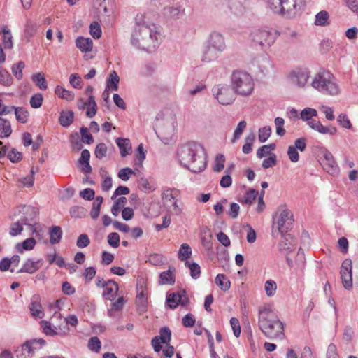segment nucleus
<instances>
[{
    "label": "nucleus",
    "mask_w": 358,
    "mask_h": 358,
    "mask_svg": "<svg viewBox=\"0 0 358 358\" xmlns=\"http://www.w3.org/2000/svg\"><path fill=\"white\" fill-rule=\"evenodd\" d=\"M55 93L60 98L67 101L74 99L75 95L73 92L66 90L62 86L57 85L55 88Z\"/></svg>",
    "instance_id": "38"
},
{
    "label": "nucleus",
    "mask_w": 358,
    "mask_h": 358,
    "mask_svg": "<svg viewBox=\"0 0 358 358\" xmlns=\"http://www.w3.org/2000/svg\"><path fill=\"white\" fill-rule=\"evenodd\" d=\"M317 115V111L311 108H305L300 113V118L308 122V126L313 130L322 134L334 135L337 132L335 127H326L322 124L320 121L312 119Z\"/></svg>",
    "instance_id": "8"
},
{
    "label": "nucleus",
    "mask_w": 358,
    "mask_h": 358,
    "mask_svg": "<svg viewBox=\"0 0 358 358\" xmlns=\"http://www.w3.org/2000/svg\"><path fill=\"white\" fill-rule=\"evenodd\" d=\"M107 151L108 148L106 145L103 143H100L95 148L94 155L97 159H101L106 156Z\"/></svg>",
    "instance_id": "56"
},
{
    "label": "nucleus",
    "mask_w": 358,
    "mask_h": 358,
    "mask_svg": "<svg viewBox=\"0 0 358 358\" xmlns=\"http://www.w3.org/2000/svg\"><path fill=\"white\" fill-rule=\"evenodd\" d=\"M180 299L181 294L172 293L166 297V302L171 309H174L179 305Z\"/></svg>",
    "instance_id": "51"
},
{
    "label": "nucleus",
    "mask_w": 358,
    "mask_h": 358,
    "mask_svg": "<svg viewBox=\"0 0 358 358\" xmlns=\"http://www.w3.org/2000/svg\"><path fill=\"white\" fill-rule=\"evenodd\" d=\"M74 119V113L72 110H62L59 117V124L64 127H69Z\"/></svg>",
    "instance_id": "29"
},
{
    "label": "nucleus",
    "mask_w": 358,
    "mask_h": 358,
    "mask_svg": "<svg viewBox=\"0 0 358 358\" xmlns=\"http://www.w3.org/2000/svg\"><path fill=\"white\" fill-rule=\"evenodd\" d=\"M101 346V343L97 336H93L88 341L87 347L88 348L94 352H99Z\"/></svg>",
    "instance_id": "53"
},
{
    "label": "nucleus",
    "mask_w": 358,
    "mask_h": 358,
    "mask_svg": "<svg viewBox=\"0 0 358 358\" xmlns=\"http://www.w3.org/2000/svg\"><path fill=\"white\" fill-rule=\"evenodd\" d=\"M185 14V9L179 3L165 6L162 10V15L166 19H177Z\"/></svg>",
    "instance_id": "18"
},
{
    "label": "nucleus",
    "mask_w": 358,
    "mask_h": 358,
    "mask_svg": "<svg viewBox=\"0 0 358 358\" xmlns=\"http://www.w3.org/2000/svg\"><path fill=\"white\" fill-rule=\"evenodd\" d=\"M306 264V258L304 252L301 248H299L296 257L295 265L296 266V269L302 271L305 267Z\"/></svg>",
    "instance_id": "50"
},
{
    "label": "nucleus",
    "mask_w": 358,
    "mask_h": 358,
    "mask_svg": "<svg viewBox=\"0 0 358 358\" xmlns=\"http://www.w3.org/2000/svg\"><path fill=\"white\" fill-rule=\"evenodd\" d=\"M171 331L167 327H163L159 329V335L155 336L151 341V345L156 352L162 350V355L167 358H171L175 352L174 347L170 345Z\"/></svg>",
    "instance_id": "7"
},
{
    "label": "nucleus",
    "mask_w": 358,
    "mask_h": 358,
    "mask_svg": "<svg viewBox=\"0 0 358 358\" xmlns=\"http://www.w3.org/2000/svg\"><path fill=\"white\" fill-rule=\"evenodd\" d=\"M206 42L221 52L226 48L224 38L220 33L217 31L212 32Z\"/></svg>",
    "instance_id": "21"
},
{
    "label": "nucleus",
    "mask_w": 358,
    "mask_h": 358,
    "mask_svg": "<svg viewBox=\"0 0 358 358\" xmlns=\"http://www.w3.org/2000/svg\"><path fill=\"white\" fill-rule=\"evenodd\" d=\"M32 81L36 84L39 89L42 90H45L47 89V82L45 78H44L43 74L41 73H34L31 76Z\"/></svg>",
    "instance_id": "44"
},
{
    "label": "nucleus",
    "mask_w": 358,
    "mask_h": 358,
    "mask_svg": "<svg viewBox=\"0 0 358 358\" xmlns=\"http://www.w3.org/2000/svg\"><path fill=\"white\" fill-rule=\"evenodd\" d=\"M275 34L266 29H256L251 31L249 41L252 46L262 50L271 47L275 41Z\"/></svg>",
    "instance_id": "9"
},
{
    "label": "nucleus",
    "mask_w": 358,
    "mask_h": 358,
    "mask_svg": "<svg viewBox=\"0 0 358 358\" xmlns=\"http://www.w3.org/2000/svg\"><path fill=\"white\" fill-rule=\"evenodd\" d=\"M311 71L308 67L300 66L290 71L289 78L293 85L299 88L304 89L310 86Z\"/></svg>",
    "instance_id": "11"
},
{
    "label": "nucleus",
    "mask_w": 358,
    "mask_h": 358,
    "mask_svg": "<svg viewBox=\"0 0 358 358\" xmlns=\"http://www.w3.org/2000/svg\"><path fill=\"white\" fill-rule=\"evenodd\" d=\"M271 134V128L270 127H264L259 129L258 138L259 142L264 143L270 137Z\"/></svg>",
    "instance_id": "59"
},
{
    "label": "nucleus",
    "mask_w": 358,
    "mask_h": 358,
    "mask_svg": "<svg viewBox=\"0 0 358 358\" xmlns=\"http://www.w3.org/2000/svg\"><path fill=\"white\" fill-rule=\"evenodd\" d=\"M258 194V191L255 189H250L246 192L243 198L239 200V201L244 204L250 205L256 200Z\"/></svg>",
    "instance_id": "43"
},
{
    "label": "nucleus",
    "mask_w": 358,
    "mask_h": 358,
    "mask_svg": "<svg viewBox=\"0 0 358 358\" xmlns=\"http://www.w3.org/2000/svg\"><path fill=\"white\" fill-rule=\"evenodd\" d=\"M42 266V259L34 261L32 259H27L23 264L22 268L17 271L20 273H27L32 274L38 271Z\"/></svg>",
    "instance_id": "23"
},
{
    "label": "nucleus",
    "mask_w": 358,
    "mask_h": 358,
    "mask_svg": "<svg viewBox=\"0 0 358 358\" xmlns=\"http://www.w3.org/2000/svg\"><path fill=\"white\" fill-rule=\"evenodd\" d=\"M259 327L268 338H283L284 325L275 313L270 307L264 306L259 310Z\"/></svg>",
    "instance_id": "3"
},
{
    "label": "nucleus",
    "mask_w": 358,
    "mask_h": 358,
    "mask_svg": "<svg viewBox=\"0 0 358 358\" xmlns=\"http://www.w3.org/2000/svg\"><path fill=\"white\" fill-rule=\"evenodd\" d=\"M185 265L189 269L190 275L193 279L196 280L200 277L201 268L197 263L186 261Z\"/></svg>",
    "instance_id": "42"
},
{
    "label": "nucleus",
    "mask_w": 358,
    "mask_h": 358,
    "mask_svg": "<svg viewBox=\"0 0 358 358\" xmlns=\"http://www.w3.org/2000/svg\"><path fill=\"white\" fill-rule=\"evenodd\" d=\"M177 156L180 164L193 173H200L206 167L205 150L201 144L194 141L180 145Z\"/></svg>",
    "instance_id": "2"
},
{
    "label": "nucleus",
    "mask_w": 358,
    "mask_h": 358,
    "mask_svg": "<svg viewBox=\"0 0 358 358\" xmlns=\"http://www.w3.org/2000/svg\"><path fill=\"white\" fill-rule=\"evenodd\" d=\"M12 134L11 124L6 119L0 117V138H8Z\"/></svg>",
    "instance_id": "31"
},
{
    "label": "nucleus",
    "mask_w": 358,
    "mask_h": 358,
    "mask_svg": "<svg viewBox=\"0 0 358 358\" xmlns=\"http://www.w3.org/2000/svg\"><path fill=\"white\" fill-rule=\"evenodd\" d=\"M43 97L41 93L34 94L30 99V105L33 108H38L42 106Z\"/></svg>",
    "instance_id": "62"
},
{
    "label": "nucleus",
    "mask_w": 358,
    "mask_h": 358,
    "mask_svg": "<svg viewBox=\"0 0 358 358\" xmlns=\"http://www.w3.org/2000/svg\"><path fill=\"white\" fill-rule=\"evenodd\" d=\"M36 243V241L34 238H29L24 240L22 243H17L15 248L19 252L23 253L24 250H32Z\"/></svg>",
    "instance_id": "33"
},
{
    "label": "nucleus",
    "mask_w": 358,
    "mask_h": 358,
    "mask_svg": "<svg viewBox=\"0 0 358 358\" xmlns=\"http://www.w3.org/2000/svg\"><path fill=\"white\" fill-rule=\"evenodd\" d=\"M15 115L18 122L21 123H26L28 120L29 112L22 107H15Z\"/></svg>",
    "instance_id": "46"
},
{
    "label": "nucleus",
    "mask_w": 358,
    "mask_h": 358,
    "mask_svg": "<svg viewBox=\"0 0 358 358\" xmlns=\"http://www.w3.org/2000/svg\"><path fill=\"white\" fill-rule=\"evenodd\" d=\"M127 203V198L122 196L117 199L113 203L111 208V213L114 216H117L121 210V208Z\"/></svg>",
    "instance_id": "52"
},
{
    "label": "nucleus",
    "mask_w": 358,
    "mask_h": 358,
    "mask_svg": "<svg viewBox=\"0 0 358 358\" xmlns=\"http://www.w3.org/2000/svg\"><path fill=\"white\" fill-rule=\"evenodd\" d=\"M90 152L88 150L85 149L81 152L80 157L78 159V164L80 169L84 173H91L92 169L90 164Z\"/></svg>",
    "instance_id": "24"
},
{
    "label": "nucleus",
    "mask_w": 358,
    "mask_h": 358,
    "mask_svg": "<svg viewBox=\"0 0 358 358\" xmlns=\"http://www.w3.org/2000/svg\"><path fill=\"white\" fill-rule=\"evenodd\" d=\"M120 78L115 71L110 73L108 78L107 79V87L111 88L112 90L117 91L118 90V83Z\"/></svg>",
    "instance_id": "37"
},
{
    "label": "nucleus",
    "mask_w": 358,
    "mask_h": 358,
    "mask_svg": "<svg viewBox=\"0 0 358 358\" xmlns=\"http://www.w3.org/2000/svg\"><path fill=\"white\" fill-rule=\"evenodd\" d=\"M310 86L324 95L337 96L341 92L337 79L328 71L322 70L315 73Z\"/></svg>",
    "instance_id": "4"
},
{
    "label": "nucleus",
    "mask_w": 358,
    "mask_h": 358,
    "mask_svg": "<svg viewBox=\"0 0 358 358\" xmlns=\"http://www.w3.org/2000/svg\"><path fill=\"white\" fill-rule=\"evenodd\" d=\"M136 25L131 37V45L139 50L151 52L157 48L159 44L160 34L155 24H148L144 16L137 15Z\"/></svg>",
    "instance_id": "1"
},
{
    "label": "nucleus",
    "mask_w": 358,
    "mask_h": 358,
    "mask_svg": "<svg viewBox=\"0 0 358 358\" xmlns=\"http://www.w3.org/2000/svg\"><path fill=\"white\" fill-rule=\"evenodd\" d=\"M244 0H224L232 13L236 15H243L245 11Z\"/></svg>",
    "instance_id": "25"
},
{
    "label": "nucleus",
    "mask_w": 358,
    "mask_h": 358,
    "mask_svg": "<svg viewBox=\"0 0 358 358\" xmlns=\"http://www.w3.org/2000/svg\"><path fill=\"white\" fill-rule=\"evenodd\" d=\"M159 283L160 285H173L175 283V277L170 269L162 272L159 275Z\"/></svg>",
    "instance_id": "32"
},
{
    "label": "nucleus",
    "mask_w": 358,
    "mask_h": 358,
    "mask_svg": "<svg viewBox=\"0 0 358 358\" xmlns=\"http://www.w3.org/2000/svg\"><path fill=\"white\" fill-rule=\"evenodd\" d=\"M29 309L34 317L42 318L44 316L41 304L38 301V296H34L33 299L29 305Z\"/></svg>",
    "instance_id": "28"
},
{
    "label": "nucleus",
    "mask_w": 358,
    "mask_h": 358,
    "mask_svg": "<svg viewBox=\"0 0 358 358\" xmlns=\"http://www.w3.org/2000/svg\"><path fill=\"white\" fill-rule=\"evenodd\" d=\"M329 13L322 10L319 12L315 16V24L319 26H324L328 24Z\"/></svg>",
    "instance_id": "54"
},
{
    "label": "nucleus",
    "mask_w": 358,
    "mask_h": 358,
    "mask_svg": "<svg viewBox=\"0 0 358 358\" xmlns=\"http://www.w3.org/2000/svg\"><path fill=\"white\" fill-rule=\"evenodd\" d=\"M38 215V210L36 208L31 206H17L13 211L12 219L19 217L20 220L22 224L27 226H32L31 224Z\"/></svg>",
    "instance_id": "12"
},
{
    "label": "nucleus",
    "mask_w": 358,
    "mask_h": 358,
    "mask_svg": "<svg viewBox=\"0 0 358 358\" xmlns=\"http://www.w3.org/2000/svg\"><path fill=\"white\" fill-rule=\"evenodd\" d=\"M82 137V141L86 144H91L94 142V138L91 134L88 132V129L82 127L80 129Z\"/></svg>",
    "instance_id": "63"
},
{
    "label": "nucleus",
    "mask_w": 358,
    "mask_h": 358,
    "mask_svg": "<svg viewBox=\"0 0 358 358\" xmlns=\"http://www.w3.org/2000/svg\"><path fill=\"white\" fill-rule=\"evenodd\" d=\"M50 241L52 244L58 243L62 236V231L60 227L53 226L50 228Z\"/></svg>",
    "instance_id": "35"
},
{
    "label": "nucleus",
    "mask_w": 358,
    "mask_h": 358,
    "mask_svg": "<svg viewBox=\"0 0 358 358\" xmlns=\"http://www.w3.org/2000/svg\"><path fill=\"white\" fill-rule=\"evenodd\" d=\"M138 187L144 192H150L155 189L148 180L144 178H141L138 180Z\"/></svg>",
    "instance_id": "57"
},
{
    "label": "nucleus",
    "mask_w": 358,
    "mask_h": 358,
    "mask_svg": "<svg viewBox=\"0 0 358 358\" xmlns=\"http://www.w3.org/2000/svg\"><path fill=\"white\" fill-rule=\"evenodd\" d=\"M29 343V346L30 350H31V352L32 356L35 353L36 350L41 349L45 344V341L43 338H34L27 341Z\"/></svg>",
    "instance_id": "45"
},
{
    "label": "nucleus",
    "mask_w": 358,
    "mask_h": 358,
    "mask_svg": "<svg viewBox=\"0 0 358 358\" xmlns=\"http://www.w3.org/2000/svg\"><path fill=\"white\" fill-rule=\"evenodd\" d=\"M264 289L268 296H273L277 289L276 282L272 280H267L265 282Z\"/></svg>",
    "instance_id": "60"
},
{
    "label": "nucleus",
    "mask_w": 358,
    "mask_h": 358,
    "mask_svg": "<svg viewBox=\"0 0 358 358\" xmlns=\"http://www.w3.org/2000/svg\"><path fill=\"white\" fill-rule=\"evenodd\" d=\"M247 127V122L245 120H242L238 122L233 135V138H231V141L232 143H234L236 142L242 135L243 131Z\"/></svg>",
    "instance_id": "48"
},
{
    "label": "nucleus",
    "mask_w": 358,
    "mask_h": 358,
    "mask_svg": "<svg viewBox=\"0 0 358 358\" xmlns=\"http://www.w3.org/2000/svg\"><path fill=\"white\" fill-rule=\"evenodd\" d=\"M215 284L224 292L228 291L231 286V282L224 274H218L215 280Z\"/></svg>",
    "instance_id": "34"
},
{
    "label": "nucleus",
    "mask_w": 358,
    "mask_h": 358,
    "mask_svg": "<svg viewBox=\"0 0 358 358\" xmlns=\"http://www.w3.org/2000/svg\"><path fill=\"white\" fill-rule=\"evenodd\" d=\"M103 200V197L101 196H98L95 198V200L92 204V208L90 213L92 219L95 220L99 217Z\"/></svg>",
    "instance_id": "39"
},
{
    "label": "nucleus",
    "mask_w": 358,
    "mask_h": 358,
    "mask_svg": "<svg viewBox=\"0 0 358 358\" xmlns=\"http://www.w3.org/2000/svg\"><path fill=\"white\" fill-rule=\"evenodd\" d=\"M107 241L108 244L113 248H117L120 245V236L116 232L110 233L108 235Z\"/></svg>",
    "instance_id": "64"
},
{
    "label": "nucleus",
    "mask_w": 358,
    "mask_h": 358,
    "mask_svg": "<svg viewBox=\"0 0 358 358\" xmlns=\"http://www.w3.org/2000/svg\"><path fill=\"white\" fill-rule=\"evenodd\" d=\"M124 303V297H119L115 302L111 304V308L108 310V315L110 317L114 316L115 312L120 311L123 308Z\"/></svg>",
    "instance_id": "47"
},
{
    "label": "nucleus",
    "mask_w": 358,
    "mask_h": 358,
    "mask_svg": "<svg viewBox=\"0 0 358 358\" xmlns=\"http://www.w3.org/2000/svg\"><path fill=\"white\" fill-rule=\"evenodd\" d=\"M294 222L293 215L287 209L282 210L277 221L273 222V227L276 226L281 234H286L292 227Z\"/></svg>",
    "instance_id": "14"
},
{
    "label": "nucleus",
    "mask_w": 358,
    "mask_h": 358,
    "mask_svg": "<svg viewBox=\"0 0 358 358\" xmlns=\"http://www.w3.org/2000/svg\"><path fill=\"white\" fill-rule=\"evenodd\" d=\"M222 52L210 45L206 42L201 49V61L204 63H210L216 60Z\"/></svg>",
    "instance_id": "19"
},
{
    "label": "nucleus",
    "mask_w": 358,
    "mask_h": 358,
    "mask_svg": "<svg viewBox=\"0 0 358 358\" xmlns=\"http://www.w3.org/2000/svg\"><path fill=\"white\" fill-rule=\"evenodd\" d=\"M37 29V23L31 21V20H28L27 21L24 28V35L25 37L28 38V41H29L30 38H31L36 34Z\"/></svg>",
    "instance_id": "36"
},
{
    "label": "nucleus",
    "mask_w": 358,
    "mask_h": 358,
    "mask_svg": "<svg viewBox=\"0 0 358 358\" xmlns=\"http://www.w3.org/2000/svg\"><path fill=\"white\" fill-rule=\"evenodd\" d=\"M118 289L117 283L112 280H108L106 281V283L104 284L102 296L106 299L113 301Z\"/></svg>",
    "instance_id": "22"
},
{
    "label": "nucleus",
    "mask_w": 358,
    "mask_h": 358,
    "mask_svg": "<svg viewBox=\"0 0 358 358\" xmlns=\"http://www.w3.org/2000/svg\"><path fill=\"white\" fill-rule=\"evenodd\" d=\"M23 225L20 220L13 222L10 228L9 234L11 236H16L22 233L23 231Z\"/></svg>",
    "instance_id": "55"
},
{
    "label": "nucleus",
    "mask_w": 358,
    "mask_h": 358,
    "mask_svg": "<svg viewBox=\"0 0 358 358\" xmlns=\"http://www.w3.org/2000/svg\"><path fill=\"white\" fill-rule=\"evenodd\" d=\"M192 255V249L187 243H182L178 251V257L181 261H187Z\"/></svg>",
    "instance_id": "40"
},
{
    "label": "nucleus",
    "mask_w": 358,
    "mask_h": 358,
    "mask_svg": "<svg viewBox=\"0 0 358 358\" xmlns=\"http://www.w3.org/2000/svg\"><path fill=\"white\" fill-rule=\"evenodd\" d=\"M24 66L25 64L22 61H20L19 62L14 64L12 66V73L17 80H21L22 78V70L24 69Z\"/></svg>",
    "instance_id": "49"
},
{
    "label": "nucleus",
    "mask_w": 358,
    "mask_h": 358,
    "mask_svg": "<svg viewBox=\"0 0 358 358\" xmlns=\"http://www.w3.org/2000/svg\"><path fill=\"white\" fill-rule=\"evenodd\" d=\"M176 122L173 120L166 121V123L158 128L156 131L157 136L166 145L169 144L175 134Z\"/></svg>",
    "instance_id": "15"
},
{
    "label": "nucleus",
    "mask_w": 358,
    "mask_h": 358,
    "mask_svg": "<svg viewBox=\"0 0 358 358\" xmlns=\"http://www.w3.org/2000/svg\"><path fill=\"white\" fill-rule=\"evenodd\" d=\"M31 351L29 343L26 341L15 350V354L17 358H30L32 357Z\"/></svg>",
    "instance_id": "30"
},
{
    "label": "nucleus",
    "mask_w": 358,
    "mask_h": 358,
    "mask_svg": "<svg viewBox=\"0 0 358 358\" xmlns=\"http://www.w3.org/2000/svg\"><path fill=\"white\" fill-rule=\"evenodd\" d=\"M173 189H168L165 190L162 194L163 199L166 202V204H170L171 212L176 215H180L182 213V208L178 203V199L175 194H173Z\"/></svg>",
    "instance_id": "17"
},
{
    "label": "nucleus",
    "mask_w": 358,
    "mask_h": 358,
    "mask_svg": "<svg viewBox=\"0 0 358 358\" xmlns=\"http://www.w3.org/2000/svg\"><path fill=\"white\" fill-rule=\"evenodd\" d=\"M320 155V164L324 170L331 176H337L340 169L333 155L327 149L322 150Z\"/></svg>",
    "instance_id": "13"
},
{
    "label": "nucleus",
    "mask_w": 358,
    "mask_h": 358,
    "mask_svg": "<svg viewBox=\"0 0 358 358\" xmlns=\"http://www.w3.org/2000/svg\"><path fill=\"white\" fill-rule=\"evenodd\" d=\"M76 46L82 52H88L92 50L93 41L90 38L79 36L76 39Z\"/></svg>",
    "instance_id": "26"
},
{
    "label": "nucleus",
    "mask_w": 358,
    "mask_h": 358,
    "mask_svg": "<svg viewBox=\"0 0 358 358\" xmlns=\"http://www.w3.org/2000/svg\"><path fill=\"white\" fill-rule=\"evenodd\" d=\"M137 295L136 297V304L138 310L141 313H144L147 310L148 297L147 292L143 284H137Z\"/></svg>",
    "instance_id": "20"
},
{
    "label": "nucleus",
    "mask_w": 358,
    "mask_h": 358,
    "mask_svg": "<svg viewBox=\"0 0 358 358\" xmlns=\"http://www.w3.org/2000/svg\"><path fill=\"white\" fill-rule=\"evenodd\" d=\"M0 83L6 86H10L13 83L12 76L5 69L0 70Z\"/></svg>",
    "instance_id": "58"
},
{
    "label": "nucleus",
    "mask_w": 358,
    "mask_h": 358,
    "mask_svg": "<svg viewBox=\"0 0 358 358\" xmlns=\"http://www.w3.org/2000/svg\"><path fill=\"white\" fill-rule=\"evenodd\" d=\"M211 90L214 98L222 105H230L236 99V93L229 85H215Z\"/></svg>",
    "instance_id": "10"
},
{
    "label": "nucleus",
    "mask_w": 358,
    "mask_h": 358,
    "mask_svg": "<svg viewBox=\"0 0 358 358\" xmlns=\"http://www.w3.org/2000/svg\"><path fill=\"white\" fill-rule=\"evenodd\" d=\"M231 81L234 92L240 96H246L252 94L255 83L251 76L241 71H234Z\"/></svg>",
    "instance_id": "6"
},
{
    "label": "nucleus",
    "mask_w": 358,
    "mask_h": 358,
    "mask_svg": "<svg viewBox=\"0 0 358 358\" xmlns=\"http://www.w3.org/2000/svg\"><path fill=\"white\" fill-rule=\"evenodd\" d=\"M7 157L12 163H17L22 159V154L15 148H12L8 152Z\"/></svg>",
    "instance_id": "61"
},
{
    "label": "nucleus",
    "mask_w": 358,
    "mask_h": 358,
    "mask_svg": "<svg viewBox=\"0 0 358 358\" xmlns=\"http://www.w3.org/2000/svg\"><path fill=\"white\" fill-rule=\"evenodd\" d=\"M116 143L120 149L122 157H126L131 152V144L129 138H117Z\"/></svg>",
    "instance_id": "27"
},
{
    "label": "nucleus",
    "mask_w": 358,
    "mask_h": 358,
    "mask_svg": "<svg viewBox=\"0 0 358 358\" xmlns=\"http://www.w3.org/2000/svg\"><path fill=\"white\" fill-rule=\"evenodd\" d=\"M305 0H268V8L275 14L292 18L305 6Z\"/></svg>",
    "instance_id": "5"
},
{
    "label": "nucleus",
    "mask_w": 358,
    "mask_h": 358,
    "mask_svg": "<svg viewBox=\"0 0 358 358\" xmlns=\"http://www.w3.org/2000/svg\"><path fill=\"white\" fill-rule=\"evenodd\" d=\"M352 261L345 259L341 266V278L345 289H350L352 287Z\"/></svg>",
    "instance_id": "16"
},
{
    "label": "nucleus",
    "mask_w": 358,
    "mask_h": 358,
    "mask_svg": "<svg viewBox=\"0 0 358 358\" xmlns=\"http://www.w3.org/2000/svg\"><path fill=\"white\" fill-rule=\"evenodd\" d=\"M3 36V43L5 49H12L13 47V36L10 31L6 27H3L2 29Z\"/></svg>",
    "instance_id": "41"
}]
</instances>
